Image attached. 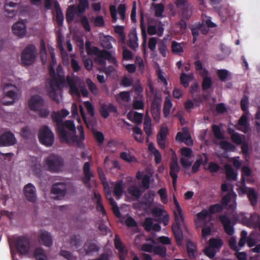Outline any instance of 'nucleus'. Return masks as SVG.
I'll use <instances>...</instances> for the list:
<instances>
[{
	"label": "nucleus",
	"instance_id": "obj_16",
	"mask_svg": "<svg viewBox=\"0 0 260 260\" xmlns=\"http://www.w3.org/2000/svg\"><path fill=\"white\" fill-rule=\"evenodd\" d=\"M54 5L56 9V19L59 25L63 22V16L61 10L59 8V4L56 0H45V7L47 9H50L51 5Z\"/></svg>",
	"mask_w": 260,
	"mask_h": 260
},
{
	"label": "nucleus",
	"instance_id": "obj_48",
	"mask_svg": "<svg viewBox=\"0 0 260 260\" xmlns=\"http://www.w3.org/2000/svg\"><path fill=\"white\" fill-rule=\"evenodd\" d=\"M193 78V74L187 75L185 73H182L180 76V80L181 84L185 87H187L189 82Z\"/></svg>",
	"mask_w": 260,
	"mask_h": 260
},
{
	"label": "nucleus",
	"instance_id": "obj_28",
	"mask_svg": "<svg viewBox=\"0 0 260 260\" xmlns=\"http://www.w3.org/2000/svg\"><path fill=\"white\" fill-rule=\"evenodd\" d=\"M39 242L46 246H50L52 244V238L50 234L46 232L42 231L39 235Z\"/></svg>",
	"mask_w": 260,
	"mask_h": 260
},
{
	"label": "nucleus",
	"instance_id": "obj_21",
	"mask_svg": "<svg viewBox=\"0 0 260 260\" xmlns=\"http://www.w3.org/2000/svg\"><path fill=\"white\" fill-rule=\"evenodd\" d=\"M16 139L11 133L6 132L0 136V146H7L14 144Z\"/></svg>",
	"mask_w": 260,
	"mask_h": 260
},
{
	"label": "nucleus",
	"instance_id": "obj_59",
	"mask_svg": "<svg viewBox=\"0 0 260 260\" xmlns=\"http://www.w3.org/2000/svg\"><path fill=\"white\" fill-rule=\"evenodd\" d=\"M194 66L196 70L202 76H207V72L204 69L200 61H196L194 62Z\"/></svg>",
	"mask_w": 260,
	"mask_h": 260
},
{
	"label": "nucleus",
	"instance_id": "obj_13",
	"mask_svg": "<svg viewBox=\"0 0 260 260\" xmlns=\"http://www.w3.org/2000/svg\"><path fill=\"white\" fill-rule=\"evenodd\" d=\"M36 55V48L35 46H28L22 54V61L25 64L31 63L35 59Z\"/></svg>",
	"mask_w": 260,
	"mask_h": 260
},
{
	"label": "nucleus",
	"instance_id": "obj_27",
	"mask_svg": "<svg viewBox=\"0 0 260 260\" xmlns=\"http://www.w3.org/2000/svg\"><path fill=\"white\" fill-rule=\"evenodd\" d=\"M173 202L174 204V213L175 216V220L177 222L182 221L184 219V216L182 209L176 197L173 196Z\"/></svg>",
	"mask_w": 260,
	"mask_h": 260
},
{
	"label": "nucleus",
	"instance_id": "obj_33",
	"mask_svg": "<svg viewBox=\"0 0 260 260\" xmlns=\"http://www.w3.org/2000/svg\"><path fill=\"white\" fill-rule=\"evenodd\" d=\"M219 219L224 227L225 232L230 235H232L234 233V230L231 225V222L228 218L225 216H221Z\"/></svg>",
	"mask_w": 260,
	"mask_h": 260
},
{
	"label": "nucleus",
	"instance_id": "obj_24",
	"mask_svg": "<svg viewBox=\"0 0 260 260\" xmlns=\"http://www.w3.org/2000/svg\"><path fill=\"white\" fill-rule=\"evenodd\" d=\"M168 133V128L162 126L157 136V143L161 149H165L166 147V140Z\"/></svg>",
	"mask_w": 260,
	"mask_h": 260
},
{
	"label": "nucleus",
	"instance_id": "obj_50",
	"mask_svg": "<svg viewBox=\"0 0 260 260\" xmlns=\"http://www.w3.org/2000/svg\"><path fill=\"white\" fill-rule=\"evenodd\" d=\"M151 125V120L150 118L146 116L144 119V129L146 134L148 136L152 133Z\"/></svg>",
	"mask_w": 260,
	"mask_h": 260
},
{
	"label": "nucleus",
	"instance_id": "obj_55",
	"mask_svg": "<svg viewBox=\"0 0 260 260\" xmlns=\"http://www.w3.org/2000/svg\"><path fill=\"white\" fill-rule=\"evenodd\" d=\"M34 256L37 260H47V256L42 248L36 249Z\"/></svg>",
	"mask_w": 260,
	"mask_h": 260
},
{
	"label": "nucleus",
	"instance_id": "obj_43",
	"mask_svg": "<svg viewBox=\"0 0 260 260\" xmlns=\"http://www.w3.org/2000/svg\"><path fill=\"white\" fill-rule=\"evenodd\" d=\"M187 250L190 258L194 259L197 255L196 246L193 243L188 242L187 244Z\"/></svg>",
	"mask_w": 260,
	"mask_h": 260
},
{
	"label": "nucleus",
	"instance_id": "obj_60",
	"mask_svg": "<svg viewBox=\"0 0 260 260\" xmlns=\"http://www.w3.org/2000/svg\"><path fill=\"white\" fill-rule=\"evenodd\" d=\"M128 193L135 198H138L141 195V191L139 188L136 186H132L128 189Z\"/></svg>",
	"mask_w": 260,
	"mask_h": 260
},
{
	"label": "nucleus",
	"instance_id": "obj_44",
	"mask_svg": "<svg viewBox=\"0 0 260 260\" xmlns=\"http://www.w3.org/2000/svg\"><path fill=\"white\" fill-rule=\"evenodd\" d=\"M133 106L136 109L140 110L143 109L144 102L142 95L134 98Z\"/></svg>",
	"mask_w": 260,
	"mask_h": 260
},
{
	"label": "nucleus",
	"instance_id": "obj_39",
	"mask_svg": "<svg viewBox=\"0 0 260 260\" xmlns=\"http://www.w3.org/2000/svg\"><path fill=\"white\" fill-rule=\"evenodd\" d=\"M111 185L114 188V193L117 198H120L122 194L123 186L122 181H118L116 183H111Z\"/></svg>",
	"mask_w": 260,
	"mask_h": 260
},
{
	"label": "nucleus",
	"instance_id": "obj_63",
	"mask_svg": "<svg viewBox=\"0 0 260 260\" xmlns=\"http://www.w3.org/2000/svg\"><path fill=\"white\" fill-rule=\"evenodd\" d=\"M114 243L116 248L118 249L120 252L122 254L126 253V250L123 247L122 243L117 236L115 237Z\"/></svg>",
	"mask_w": 260,
	"mask_h": 260
},
{
	"label": "nucleus",
	"instance_id": "obj_3",
	"mask_svg": "<svg viewBox=\"0 0 260 260\" xmlns=\"http://www.w3.org/2000/svg\"><path fill=\"white\" fill-rule=\"evenodd\" d=\"M93 53L97 55L96 61L101 66L98 68L100 71L105 72L108 75L115 71L117 65L114 53L101 51L96 47L93 48Z\"/></svg>",
	"mask_w": 260,
	"mask_h": 260
},
{
	"label": "nucleus",
	"instance_id": "obj_7",
	"mask_svg": "<svg viewBox=\"0 0 260 260\" xmlns=\"http://www.w3.org/2000/svg\"><path fill=\"white\" fill-rule=\"evenodd\" d=\"M29 108L41 116H46L48 115L49 111L44 108V101L39 95L32 96L28 101Z\"/></svg>",
	"mask_w": 260,
	"mask_h": 260
},
{
	"label": "nucleus",
	"instance_id": "obj_1",
	"mask_svg": "<svg viewBox=\"0 0 260 260\" xmlns=\"http://www.w3.org/2000/svg\"><path fill=\"white\" fill-rule=\"evenodd\" d=\"M69 114V112L62 109L60 112H54L52 114L54 121L57 122L58 135L62 142L74 143L77 141L76 137L74 136L75 126L72 121L67 120L64 124L60 123L62 118Z\"/></svg>",
	"mask_w": 260,
	"mask_h": 260
},
{
	"label": "nucleus",
	"instance_id": "obj_49",
	"mask_svg": "<svg viewBox=\"0 0 260 260\" xmlns=\"http://www.w3.org/2000/svg\"><path fill=\"white\" fill-rule=\"evenodd\" d=\"M114 30L121 42L124 43L125 35L124 32V27L121 26H115L114 27Z\"/></svg>",
	"mask_w": 260,
	"mask_h": 260
},
{
	"label": "nucleus",
	"instance_id": "obj_47",
	"mask_svg": "<svg viewBox=\"0 0 260 260\" xmlns=\"http://www.w3.org/2000/svg\"><path fill=\"white\" fill-rule=\"evenodd\" d=\"M193 157H180V164L182 167L185 170L188 169L192 165Z\"/></svg>",
	"mask_w": 260,
	"mask_h": 260
},
{
	"label": "nucleus",
	"instance_id": "obj_35",
	"mask_svg": "<svg viewBox=\"0 0 260 260\" xmlns=\"http://www.w3.org/2000/svg\"><path fill=\"white\" fill-rule=\"evenodd\" d=\"M148 149L151 154L154 156L155 161L156 164H159L161 160V155L159 151L156 149L152 143H149L148 145Z\"/></svg>",
	"mask_w": 260,
	"mask_h": 260
},
{
	"label": "nucleus",
	"instance_id": "obj_12",
	"mask_svg": "<svg viewBox=\"0 0 260 260\" xmlns=\"http://www.w3.org/2000/svg\"><path fill=\"white\" fill-rule=\"evenodd\" d=\"M170 150L172 152L173 155L170 165V174L173 179V184L175 187L178 177L177 174L179 172L180 168L178 166V158L175 152L172 149H171Z\"/></svg>",
	"mask_w": 260,
	"mask_h": 260
},
{
	"label": "nucleus",
	"instance_id": "obj_53",
	"mask_svg": "<svg viewBox=\"0 0 260 260\" xmlns=\"http://www.w3.org/2000/svg\"><path fill=\"white\" fill-rule=\"evenodd\" d=\"M116 99L119 102H128L131 100L130 94L128 92H121L119 94L117 95Z\"/></svg>",
	"mask_w": 260,
	"mask_h": 260
},
{
	"label": "nucleus",
	"instance_id": "obj_34",
	"mask_svg": "<svg viewBox=\"0 0 260 260\" xmlns=\"http://www.w3.org/2000/svg\"><path fill=\"white\" fill-rule=\"evenodd\" d=\"M229 133L231 135L233 142L237 145H240L242 142H243V141H245V137L244 135H240L238 133L234 132L231 129H229Z\"/></svg>",
	"mask_w": 260,
	"mask_h": 260
},
{
	"label": "nucleus",
	"instance_id": "obj_6",
	"mask_svg": "<svg viewBox=\"0 0 260 260\" xmlns=\"http://www.w3.org/2000/svg\"><path fill=\"white\" fill-rule=\"evenodd\" d=\"M67 80L70 88V93L74 98H77V100L81 101V94L83 96H87L88 92L84 86H79L80 90L77 87V85H79L80 82V80L78 78H71L70 77H68Z\"/></svg>",
	"mask_w": 260,
	"mask_h": 260
},
{
	"label": "nucleus",
	"instance_id": "obj_14",
	"mask_svg": "<svg viewBox=\"0 0 260 260\" xmlns=\"http://www.w3.org/2000/svg\"><path fill=\"white\" fill-rule=\"evenodd\" d=\"M58 45L60 51L62 61L64 64L68 65L69 62V58L68 55L64 51V48L66 47L68 48L69 51L71 52L73 50L72 46L70 41H67L65 44H63L62 38L58 36Z\"/></svg>",
	"mask_w": 260,
	"mask_h": 260
},
{
	"label": "nucleus",
	"instance_id": "obj_20",
	"mask_svg": "<svg viewBox=\"0 0 260 260\" xmlns=\"http://www.w3.org/2000/svg\"><path fill=\"white\" fill-rule=\"evenodd\" d=\"M13 33L19 38L24 37L26 34V28L23 21H18L12 26Z\"/></svg>",
	"mask_w": 260,
	"mask_h": 260
},
{
	"label": "nucleus",
	"instance_id": "obj_11",
	"mask_svg": "<svg viewBox=\"0 0 260 260\" xmlns=\"http://www.w3.org/2000/svg\"><path fill=\"white\" fill-rule=\"evenodd\" d=\"M99 173L101 179L103 182V185L104 187L106 197L107 199L109 201L112 207V210L114 214L116 216L119 217L120 216V212L119 211L118 207L116 205V203L114 202V200L111 197V190L108 183L106 182H104L103 180L105 179V176L103 173H101V172L99 170Z\"/></svg>",
	"mask_w": 260,
	"mask_h": 260
},
{
	"label": "nucleus",
	"instance_id": "obj_38",
	"mask_svg": "<svg viewBox=\"0 0 260 260\" xmlns=\"http://www.w3.org/2000/svg\"><path fill=\"white\" fill-rule=\"evenodd\" d=\"M136 177L138 179H142V186L145 188H148L150 184V178L147 175H143L141 172H138Z\"/></svg>",
	"mask_w": 260,
	"mask_h": 260
},
{
	"label": "nucleus",
	"instance_id": "obj_5",
	"mask_svg": "<svg viewBox=\"0 0 260 260\" xmlns=\"http://www.w3.org/2000/svg\"><path fill=\"white\" fill-rule=\"evenodd\" d=\"M64 166L62 158L60 156L50 154L47 156L43 161V167L45 169L52 172L61 171Z\"/></svg>",
	"mask_w": 260,
	"mask_h": 260
},
{
	"label": "nucleus",
	"instance_id": "obj_4",
	"mask_svg": "<svg viewBox=\"0 0 260 260\" xmlns=\"http://www.w3.org/2000/svg\"><path fill=\"white\" fill-rule=\"evenodd\" d=\"M194 223L197 228H202V238L206 240L213 231V224L211 222V216L206 209H204L197 214Z\"/></svg>",
	"mask_w": 260,
	"mask_h": 260
},
{
	"label": "nucleus",
	"instance_id": "obj_8",
	"mask_svg": "<svg viewBox=\"0 0 260 260\" xmlns=\"http://www.w3.org/2000/svg\"><path fill=\"white\" fill-rule=\"evenodd\" d=\"M15 87L12 86H7L4 88L5 95L1 99V102L6 105H11L18 98V94L15 91Z\"/></svg>",
	"mask_w": 260,
	"mask_h": 260
},
{
	"label": "nucleus",
	"instance_id": "obj_37",
	"mask_svg": "<svg viewBox=\"0 0 260 260\" xmlns=\"http://www.w3.org/2000/svg\"><path fill=\"white\" fill-rule=\"evenodd\" d=\"M115 42V40L112 37L107 36L104 37L101 40V45L105 49H110L112 47V43Z\"/></svg>",
	"mask_w": 260,
	"mask_h": 260
},
{
	"label": "nucleus",
	"instance_id": "obj_18",
	"mask_svg": "<svg viewBox=\"0 0 260 260\" xmlns=\"http://www.w3.org/2000/svg\"><path fill=\"white\" fill-rule=\"evenodd\" d=\"M176 140L178 142H184L186 145H190L192 144V141L188 130L186 127H184L181 132L177 134Z\"/></svg>",
	"mask_w": 260,
	"mask_h": 260
},
{
	"label": "nucleus",
	"instance_id": "obj_2",
	"mask_svg": "<svg viewBox=\"0 0 260 260\" xmlns=\"http://www.w3.org/2000/svg\"><path fill=\"white\" fill-rule=\"evenodd\" d=\"M51 56V62L50 64L49 73L51 79L48 80L47 82V88L48 94L53 100L59 102V82L64 80L62 73V68L58 66L57 68V77L55 73L53 67L56 64V60L53 53V49L51 47H48Z\"/></svg>",
	"mask_w": 260,
	"mask_h": 260
},
{
	"label": "nucleus",
	"instance_id": "obj_64",
	"mask_svg": "<svg viewBox=\"0 0 260 260\" xmlns=\"http://www.w3.org/2000/svg\"><path fill=\"white\" fill-rule=\"evenodd\" d=\"M158 194L160 197V200L164 204L168 203V196L167 194V190L165 188H162L158 190Z\"/></svg>",
	"mask_w": 260,
	"mask_h": 260
},
{
	"label": "nucleus",
	"instance_id": "obj_62",
	"mask_svg": "<svg viewBox=\"0 0 260 260\" xmlns=\"http://www.w3.org/2000/svg\"><path fill=\"white\" fill-rule=\"evenodd\" d=\"M209 244L212 247L218 249L221 246L222 242L219 239L212 238L210 239Z\"/></svg>",
	"mask_w": 260,
	"mask_h": 260
},
{
	"label": "nucleus",
	"instance_id": "obj_29",
	"mask_svg": "<svg viewBox=\"0 0 260 260\" xmlns=\"http://www.w3.org/2000/svg\"><path fill=\"white\" fill-rule=\"evenodd\" d=\"M165 93L166 94L169 95V92L168 90H165ZM172 106L173 104L171 101V96L169 95L166 98L163 108L164 115L166 117H168L169 116Z\"/></svg>",
	"mask_w": 260,
	"mask_h": 260
},
{
	"label": "nucleus",
	"instance_id": "obj_23",
	"mask_svg": "<svg viewBox=\"0 0 260 260\" xmlns=\"http://www.w3.org/2000/svg\"><path fill=\"white\" fill-rule=\"evenodd\" d=\"M24 193L26 199L30 202H35L37 199L36 188L31 183H28L24 188Z\"/></svg>",
	"mask_w": 260,
	"mask_h": 260
},
{
	"label": "nucleus",
	"instance_id": "obj_45",
	"mask_svg": "<svg viewBox=\"0 0 260 260\" xmlns=\"http://www.w3.org/2000/svg\"><path fill=\"white\" fill-rule=\"evenodd\" d=\"M114 108L110 105L103 104L101 105L100 109L101 115L104 118H107L109 114V112Z\"/></svg>",
	"mask_w": 260,
	"mask_h": 260
},
{
	"label": "nucleus",
	"instance_id": "obj_31",
	"mask_svg": "<svg viewBox=\"0 0 260 260\" xmlns=\"http://www.w3.org/2000/svg\"><path fill=\"white\" fill-rule=\"evenodd\" d=\"M247 113L246 112L242 115L237 125V129L244 133H246L249 129V125L247 122Z\"/></svg>",
	"mask_w": 260,
	"mask_h": 260
},
{
	"label": "nucleus",
	"instance_id": "obj_25",
	"mask_svg": "<svg viewBox=\"0 0 260 260\" xmlns=\"http://www.w3.org/2000/svg\"><path fill=\"white\" fill-rule=\"evenodd\" d=\"M164 31L162 25L160 23H156L155 24H149L147 28L148 34L150 35H157L161 36Z\"/></svg>",
	"mask_w": 260,
	"mask_h": 260
},
{
	"label": "nucleus",
	"instance_id": "obj_42",
	"mask_svg": "<svg viewBox=\"0 0 260 260\" xmlns=\"http://www.w3.org/2000/svg\"><path fill=\"white\" fill-rule=\"evenodd\" d=\"M90 164L89 162H85L84 167L83 171L84 173V178L83 179L84 182L85 183H88L90 179L92 177L93 174L90 170Z\"/></svg>",
	"mask_w": 260,
	"mask_h": 260
},
{
	"label": "nucleus",
	"instance_id": "obj_61",
	"mask_svg": "<svg viewBox=\"0 0 260 260\" xmlns=\"http://www.w3.org/2000/svg\"><path fill=\"white\" fill-rule=\"evenodd\" d=\"M86 84L90 91V92L94 95L98 93V89L95 84L93 83L89 79H86Z\"/></svg>",
	"mask_w": 260,
	"mask_h": 260
},
{
	"label": "nucleus",
	"instance_id": "obj_52",
	"mask_svg": "<svg viewBox=\"0 0 260 260\" xmlns=\"http://www.w3.org/2000/svg\"><path fill=\"white\" fill-rule=\"evenodd\" d=\"M251 174V170L247 167H244L242 170V181L244 183L246 181H251L249 180Z\"/></svg>",
	"mask_w": 260,
	"mask_h": 260
},
{
	"label": "nucleus",
	"instance_id": "obj_10",
	"mask_svg": "<svg viewBox=\"0 0 260 260\" xmlns=\"http://www.w3.org/2000/svg\"><path fill=\"white\" fill-rule=\"evenodd\" d=\"M212 129L215 137L217 139L221 140L219 142V145L222 149L225 151H235L236 147L234 145L232 144L231 143L228 141L222 140L224 139V137L218 126L216 125H213Z\"/></svg>",
	"mask_w": 260,
	"mask_h": 260
},
{
	"label": "nucleus",
	"instance_id": "obj_26",
	"mask_svg": "<svg viewBox=\"0 0 260 260\" xmlns=\"http://www.w3.org/2000/svg\"><path fill=\"white\" fill-rule=\"evenodd\" d=\"M153 214L158 218L160 222H162L165 225L168 223V215L167 213L160 208H156L153 210Z\"/></svg>",
	"mask_w": 260,
	"mask_h": 260
},
{
	"label": "nucleus",
	"instance_id": "obj_51",
	"mask_svg": "<svg viewBox=\"0 0 260 260\" xmlns=\"http://www.w3.org/2000/svg\"><path fill=\"white\" fill-rule=\"evenodd\" d=\"M184 44H182L176 42H173L172 44V50L174 53L180 54L183 51Z\"/></svg>",
	"mask_w": 260,
	"mask_h": 260
},
{
	"label": "nucleus",
	"instance_id": "obj_57",
	"mask_svg": "<svg viewBox=\"0 0 260 260\" xmlns=\"http://www.w3.org/2000/svg\"><path fill=\"white\" fill-rule=\"evenodd\" d=\"M88 7V2L87 0H80L79 4L77 7L78 14L83 12L86 8Z\"/></svg>",
	"mask_w": 260,
	"mask_h": 260
},
{
	"label": "nucleus",
	"instance_id": "obj_32",
	"mask_svg": "<svg viewBox=\"0 0 260 260\" xmlns=\"http://www.w3.org/2000/svg\"><path fill=\"white\" fill-rule=\"evenodd\" d=\"M138 37L135 29L133 30L129 35L128 45L133 50H136L138 47Z\"/></svg>",
	"mask_w": 260,
	"mask_h": 260
},
{
	"label": "nucleus",
	"instance_id": "obj_22",
	"mask_svg": "<svg viewBox=\"0 0 260 260\" xmlns=\"http://www.w3.org/2000/svg\"><path fill=\"white\" fill-rule=\"evenodd\" d=\"M16 246L18 251L22 254L26 253L29 250L28 241L25 238H18L16 241Z\"/></svg>",
	"mask_w": 260,
	"mask_h": 260
},
{
	"label": "nucleus",
	"instance_id": "obj_41",
	"mask_svg": "<svg viewBox=\"0 0 260 260\" xmlns=\"http://www.w3.org/2000/svg\"><path fill=\"white\" fill-rule=\"evenodd\" d=\"M65 185L63 183H59L55 184L52 188V192L54 194H58L59 197L63 196L65 194Z\"/></svg>",
	"mask_w": 260,
	"mask_h": 260
},
{
	"label": "nucleus",
	"instance_id": "obj_58",
	"mask_svg": "<svg viewBox=\"0 0 260 260\" xmlns=\"http://www.w3.org/2000/svg\"><path fill=\"white\" fill-rule=\"evenodd\" d=\"M203 163V158L201 155H198L196 157V160L192 167V172L196 173L199 170L201 165Z\"/></svg>",
	"mask_w": 260,
	"mask_h": 260
},
{
	"label": "nucleus",
	"instance_id": "obj_36",
	"mask_svg": "<svg viewBox=\"0 0 260 260\" xmlns=\"http://www.w3.org/2000/svg\"><path fill=\"white\" fill-rule=\"evenodd\" d=\"M127 118L131 121L134 122L136 123H140L143 119V114L135 112L134 111H131L127 114Z\"/></svg>",
	"mask_w": 260,
	"mask_h": 260
},
{
	"label": "nucleus",
	"instance_id": "obj_30",
	"mask_svg": "<svg viewBox=\"0 0 260 260\" xmlns=\"http://www.w3.org/2000/svg\"><path fill=\"white\" fill-rule=\"evenodd\" d=\"M183 220L182 221H180L179 222L176 220V224H174L172 226V230L178 244H180V241H181L183 237L182 233L180 230V226L181 222H183Z\"/></svg>",
	"mask_w": 260,
	"mask_h": 260
},
{
	"label": "nucleus",
	"instance_id": "obj_46",
	"mask_svg": "<svg viewBox=\"0 0 260 260\" xmlns=\"http://www.w3.org/2000/svg\"><path fill=\"white\" fill-rule=\"evenodd\" d=\"M225 170L227 177L231 180H236L238 174L235 172L230 165H226L225 166Z\"/></svg>",
	"mask_w": 260,
	"mask_h": 260
},
{
	"label": "nucleus",
	"instance_id": "obj_15",
	"mask_svg": "<svg viewBox=\"0 0 260 260\" xmlns=\"http://www.w3.org/2000/svg\"><path fill=\"white\" fill-rule=\"evenodd\" d=\"M236 194L233 191H231L229 193L224 196L222 200V204L225 206L227 208L235 209L236 208Z\"/></svg>",
	"mask_w": 260,
	"mask_h": 260
},
{
	"label": "nucleus",
	"instance_id": "obj_9",
	"mask_svg": "<svg viewBox=\"0 0 260 260\" xmlns=\"http://www.w3.org/2000/svg\"><path fill=\"white\" fill-rule=\"evenodd\" d=\"M39 139L42 144L50 146L53 144L54 135L48 127L43 126L40 130Z\"/></svg>",
	"mask_w": 260,
	"mask_h": 260
},
{
	"label": "nucleus",
	"instance_id": "obj_40",
	"mask_svg": "<svg viewBox=\"0 0 260 260\" xmlns=\"http://www.w3.org/2000/svg\"><path fill=\"white\" fill-rule=\"evenodd\" d=\"M120 157L122 159L129 163H134L137 161L135 157L132 155L128 150L121 152Z\"/></svg>",
	"mask_w": 260,
	"mask_h": 260
},
{
	"label": "nucleus",
	"instance_id": "obj_54",
	"mask_svg": "<svg viewBox=\"0 0 260 260\" xmlns=\"http://www.w3.org/2000/svg\"><path fill=\"white\" fill-rule=\"evenodd\" d=\"M134 136L136 141L139 142H142L144 138L142 136V132L141 129L138 127H135L133 128Z\"/></svg>",
	"mask_w": 260,
	"mask_h": 260
},
{
	"label": "nucleus",
	"instance_id": "obj_17",
	"mask_svg": "<svg viewBox=\"0 0 260 260\" xmlns=\"http://www.w3.org/2000/svg\"><path fill=\"white\" fill-rule=\"evenodd\" d=\"M238 191L240 194H243L247 193L251 203L254 205L256 203L257 194L255 190L252 188H247L245 184H243L238 189Z\"/></svg>",
	"mask_w": 260,
	"mask_h": 260
},
{
	"label": "nucleus",
	"instance_id": "obj_19",
	"mask_svg": "<svg viewBox=\"0 0 260 260\" xmlns=\"http://www.w3.org/2000/svg\"><path fill=\"white\" fill-rule=\"evenodd\" d=\"M203 25L202 26L200 29H198L197 28L192 29V33L193 36L194 42L196 40V38L198 35L199 30H200V31H202L203 34H206L207 32V30H204V25L207 26L208 27H213L216 26L214 23L211 22L210 18L206 16L203 18Z\"/></svg>",
	"mask_w": 260,
	"mask_h": 260
},
{
	"label": "nucleus",
	"instance_id": "obj_56",
	"mask_svg": "<svg viewBox=\"0 0 260 260\" xmlns=\"http://www.w3.org/2000/svg\"><path fill=\"white\" fill-rule=\"evenodd\" d=\"M77 13V10L75 11V8L74 6H70L67 10L66 18L69 22L73 20L74 16V14Z\"/></svg>",
	"mask_w": 260,
	"mask_h": 260
}]
</instances>
